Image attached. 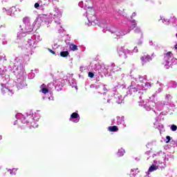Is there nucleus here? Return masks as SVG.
I'll return each mask as SVG.
<instances>
[{
    "label": "nucleus",
    "mask_w": 177,
    "mask_h": 177,
    "mask_svg": "<svg viewBox=\"0 0 177 177\" xmlns=\"http://www.w3.org/2000/svg\"><path fill=\"white\" fill-rule=\"evenodd\" d=\"M32 32H27L25 28H21L20 31L17 32V38L19 39H22L24 37L27 36V34H32Z\"/></svg>",
    "instance_id": "nucleus-17"
},
{
    "label": "nucleus",
    "mask_w": 177,
    "mask_h": 177,
    "mask_svg": "<svg viewBox=\"0 0 177 177\" xmlns=\"http://www.w3.org/2000/svg\"><path fill=\"white\" fill-rule=\"evenodd\" d=\"M47 86H48V90L52 91L55 88V86L54 83H48Z\"/></svg>",
    "instance_id": "nucleus-41"
},
{
    "label": "nucleus",
    "mask_w": 177,
    "mask_h": 177,
    "mask_svg": "<svg viewBox=\"0 0 177 177\" xmlns=\"http://www.w3.org/2000/svg\"><path fill=\"white\" fill-rule=\"evenodd\" d=\"M137 45L138 46H142L143 45V33H141L140 38L137 41Z\"/></svg>",
    "instance_id": "nucleus-34"
},
{
    "label": "nucleus",
    "mask_w": 177,
    "mask_h": 177,
    "mask_svg": "<svg viewBox=\"0 0 177 177\" xmlns=\"http://www.w3.org/2000/svg\"><path fill=\"white\" fill-rule=\"evenodd\" d=\"M8 44V41L6 39H2V45H7Z\"/></svg>",
    "instance_id": "nucleus-58"
},
{
    "label": "nucleus",
    "mask_w": 177,
    "mask_h": 177,
    "mask_svg": "<svg viewBox=\"0 0 177 177\" xmlns=\"http://www.w3.org/2000/svg\"><path fill=\"white\" fill-rule=\"evenodd\" d=\"M115 15H118V16H123V17H127V14L124 12L122 10H117L115 11Z\"/></svg>",
    "instance_id": "nucleus-30"
},
{
    "label": "nucleus",
    "mask_w": 177,
    "mask_h": 177,
    "mask_svg": "<svg viewBox=\"0 0 177 177\" xmlns=\"http://www.w3.org/2000/svg\"><path fill=\"white\" fill-rule=\"evenodd\" d=\"M35 77V73H30L29 74H28V79L29 80H32V78H34Z\"/></svg>",
    "instance_id": "nucleus-45"
},
{
    "label": "nucleus",
    "mask_w": 177,
    "mask_h": 177,
    "mask_svg": "<svg viewBox=\"0 0 177 177\" xmlns=\"http://www.w3.org/2000/svg\"><path fill=\"white\" fill-rule=\"evenodd\" d=\"M48 2H53H53H59V0H48Z\"/></svg>",
    "instance_id": "nucleus-64"
},
{
    "label": "nucleus",
    "mask_w": 177,
    "mask_h": 177,
    "mask_svg": "<svg viewBox=\"0 0 177 177\" xmlns=\"http://www.w3.org/2000/svg\"><path fill=\"white\" fill-rule=\"evenodd\" d=\"M101 86H102V91H104L106 92H107V91H109L107 89V88H106V85L103 84V85H101Z\"/></svg>",
    "instance_id": "nucleus-55"
},
{
    "label": "nucleus",
    "mask_w": 177,
    "mask_h": 177,
    "mask_svg": "<svg viewBox=\"0 0 177 177\" xmlns=\"http://www.w3.org/2000/svg\"><path fill=\"white\" fill-rule=\"evenodd\" d=\"M3 12L5 13V12H6V14L8 15V10L6 8H2Z\"/></svg>",
    "instance_id": "nucleus-61"
},
{
    "label": "nucleus",
    "mask_w": 177,
    "mask_h": 177,
    "mask_svg": "<svg viewBox=\"0 0 177 177\" xmlns=\"http://www.w3.org/2000/svg\"><path fill=\"white\" fill-rule=\"evenodd\" d=\"M1 39H6V35L3 34L1 36Z\"/></svg>",
    "instance_id": "nucleus-63"
},
{
    "label": "nucleus",
    "mask_w": 177,
    "mask_h": 177,
    "mask_svg": "<svg viewBox=\"0 0 177 177\" xmlns=\"http://www.w3.org/2000/svg\"><path fill=\"white\" fill-rule=\"evenodd\" d=\"M19 27L20 28H25V31L27 32H32V28H27V27H30V18L28 17H25L23 19V24L19 26Z\"/></svg>",
    "instance_id": "nucleus-11"
},
{
    "label": "nucleus",
    "mask_w": 177,
    "mask_h": 177,
    "mask_svg": "<svg viewBox=\"0 0 177 177\" xmlns=\"http://www.w3.org/2000/svg\"><path fill=\"white\" fill-rule=\"evenodd\" d=\"M69 84L72 88H75L76 91L78 89V87L77 86V82H75V80H72L69 81Z\"/></svg>",
    "instance_id": "nucleus-33"
},
{
    "label": "nucleus",
    "mask_w": 177,
    "mask_h": 177,
    "mask_svg": "<svg viewBox=\"0 0 177 177\" xmlns=\"http://www.w3.org/2000/svg\"><path fill=\"white\" fill-rule=\"evenodd\" d=\"M66 82H67L66 80L59 79L55 82L56 85L55 86V89H56L57 92H60V91L62 89V87L66 85Z\"/></svg>",
    "instance_id": "nucleus-14"
},
{
    "label": "nucleus",
    "mask_w": 177,
    "mask_h": 177,
    "mask_svg": "<svg viewBox=\"0 0 177 177\" xmlns=\"http://www.w3.org/2000/svg\"><path fill=\"white\" fill-rule=\"evenodd\" d=\"M139 89H142L140 86L136 85V82H131V85L127 88V85L121 83H118L113 88V93L111 96L114 97L116 103L118 104H121L124 102V97H127V96H132L135 92H139ZM118 92H125V95L124 97L122 95H120Z\"/></svg>",
    "instance_id": "nucleus-2"
},
{
    "label": "nucleus",
    "mask_w": 177,
    "mask_h": 177,
    "mask_svg": "<svg viewBox=\"0 0 177 177\" xmlns=\"http://www.w3.org/2000/svg\"><path fill=\"white\" fill-rule=\"evenodd\" d=\"M108 131H109V132H118V126H110L108 127Z\"/></svg>",
    "instance_id": "nucleus-28"
},
{
    "label": "nucleus",
    "mask_w": 177,
    "mask_h": 177,
    "mask_svg": "<svg viewBox=\"0 0 177 177\" xmlns=\"http://www.w3.org/2000/svg\"><path fill=\"white\" fill-rule=\"evenodd\" d=\"M157 169H158V167H157V165L152 164L149 168L148 171L146 172V174L147 175H149L150 172H154V171H157Z\"/></svg>",
    "instance_id": "nucleus-25"
},
{
    "label": "nucleus",
    "mask_w": 177,
    "mask_h": 177,
    "mask_svg": "<svg viewBox=\"0 0 177 177\" xmlns=\"http://www.w3.org/2000/svg\"><path fill=\"white\" fill-rule=\"evenodd\" d=\"M171 63H172V64H177L176 58H172L171 59Z\"/></svg>",
    "instance_id": "nucleus-51"
},
{
    "label": "nucleus",
    "mask_w": 177,
    "mask_h": 177,
    "mask_svg": "<svg viewBox=\"0 0 177 177\" xmlns=\"http://www.w3.org/2000/svg\"><path fill=\"white\" fill-rule=\"evenodd\" d=\"M149 46H156V45L154 44L152 40L149 41Z\"/></svg>",
    "instance_id": "nucleus-53"
},
{
    "label": "nucleus",
    "mask_w": 177,
    "mask_h": 177,
    "mask_svg": "<svg viewBox=\"0 0 177 177\" xmlns=\"http://www.w3.org/2000/svg\"><path fill=\"white\" fill-rule=\"evenodd\" d=\"M175 107H176L175 104L168 102L167 107L166 108V109H170V110H172V109H175Z\"/></svg>",
    "instance_id": "nucleus-40"
},
{
    "label": "nucleus",
    "mask_w": 177,
    "mask_h": 177,
    "mask_svg": "<svg viewBox=\"0 0 177 177\" xmlns=\"http://www.w3.org/2000/svg\"><path fill=\"white\" fill-rule=\"evenodd\" d=\"M59 27H60V28L59 30V32H63V31H64V29L61 26Z\"/></svg>",
    "instance_id": "nucleus-62"
},
{
    "label": "nucleus",
    "mask_w": 177,
    "mask_h": 177,
    "mask_svg": "<svg viewBox=\"0 0 177 177\" xmlns=\"http://www.w3.org/2000/svg\"><path fill=\"white\" fill-rule=\"evenodd\" d=\"M51 21H52V20L51 19H47V18H46L45 19H44V23H45V24H50V23H51Z\"/></svg>",
    "instance_id": "nucleus-47"
},
{
    "label": "nucleus",
    "mask_w": 177,
    "mask_h": 177,
    "mask_svg": "<svg viewBox=\"0 0 177 177\" xmlns=\"http://www.w3.org/2000/svg\"><path fill=\"white\" fill-rule=\"evenodd\" d=\"M51 16H53V19L56 24H60V17H62V11H60V10H59L57 7H54L53 12L51 13Z\"/></svg>",
    "instance_id": "nucleus-10"
},
{
    "label": "nucleus",
    "mask_w": 177,
    "mask_h": 177,
    "mask_svg": "<svg viewBox=\"0 0 177 177\" xmlns=\"http://www.w3.org/2000/svg\"><path fill=\"white\" fill-rule=\"evenodd\" d=\"M136 20L133 19L131 20V25L130 26L129 28L125 29L124 30L118 31L115 27L111 26V28L106 27V25L102 24L99 23L100 27L102 28H106V31H109L111 34H113V38H121V37H124V35H127V34H129L131 30H133L136 27Z\"/></svg>",
    "instance_id": "nucleus-6"
},
{
    "label": "nucleus",
    "mask_w": 177,
    "mask_h": 177,
    "mask_svg": "<svg viewBox=\"0 0 177 177\" xmlns=\"http://www.w3.org/2000/svg\"><path fill=\"white\" fill-rule=\"evenodd\" d=\"M133 52L134 53H138L139 52V50L138 49V46H135L133 50Z\"/></svg>",
    "instance_id": "nucleus-52"
},
{
    "label": "nucleus",
    "mask_w": 177,
    "mask_h": 177,
    "mask_svg": "<svg viewBox=\"0 0 177 177\" xmlns=\"http://www.w3.org/2000/svg\"><path fill=\"white\" fill-rule=\"evenodd\" d=\"M40 88L42 93L44 95H46V93H49V88H46V85H45V84H41Z\"/></svg>",
    "instance_id": "nucleus-26"
},
{
    "label": "nucleus",
    "mask_w": 177,
    "mask_h": 177,
    "mask_svg": "<svg viewBox=\"0 0 177 177\" xmlns=\"http://www.w3.org/2000/svg\"><path fill=\"white\" fill-rule=\"evenodd\" d=\"M13 66H8L9 71H11L15 77H17L16 87L17 89H23L27 86L26 80L27 79V73L24 71V61L21 57H16L12 60Z\"/></svg>",
    "instance_id": "nucleus-1"
},
{
    "label": "nucleus",
    "mask_w": 177,
    "mask_h": 177,
    "mask_svg": "<svg viewBox=\"0 0 177 177\" xmlns=\"http://www.w3.org/2000/svg\"><path fill=\"white\" fill-rule=\"evenodd\" d=\"M162 91V87H160L158 91L155 93V94L157 95V93H161Z\"/></svg>",
    "instance_id": "nucleus-50"
},
{
    "label": "nucleus",
    "mask_w": 177,
    "mask_h": 177,
    "mask_svg": "<svg viewBox=\"0 0 177 177\" xmlns=\"http://www.w3.org/2000/svg\"><path fill=\"white\" fill-rule=\"evenodd\" d=\"M100 71L105 77H111L113 75V66L108 65H101Z\"/></svg>",
    "instance_id": "nucleus-9"
},
{
    "label": "nucleus",
    "mask_w": 177,
    "mask_h": 177,
    "mask_svg": "<svg viewBox=\"0 0 177 177\" xmlns=\"http://www.w3.org/2000/svg\"><path fill=\"white\" fill-rule=\"evenodd\" d=\"M103 102L104 103L106 104H111V103H113V101H111V98H108L106 99V97H104L103 98Z\"/></svg>",
    "instance_id": "nucleus-39"
},
{
    "label": "nucleus",
    "mask_w": 177,
    "mask_h": 177,
    "mask_svg": "<svg viewBox=\"0 0 177 177\" xmlns=\"http://www.w3.org/2000/svg\"><path fill=\"white\" fill-rule=\"evenodd\" d=\"M17 169H8V171L10 172V175H16Z\"/></svg>",
    "instance_id": "nucleus-43"
},
{
    "label": "nucleus",
    "mask_w": 177,
    "mask_h": 177,
    "mask_svg": "<svg viewBox=\"0 0 177 177\" xmlns=\"http://www.w3.org/2000/svg\"><path fill=\"white\" fill-rule=\"evenodd\" d=\"M171 136H167L166 137V140H165V143H169L171 142Z\"/></svg>",
    "instance_id": "nucleus-46"
},
{
    "label": "nucleus",
    "mask_w": 177,
    "mask_h": 177,
    "mask_svg": "<svg viewBox=\"0 0 177 177\" xmlns=\"http://www.w3.org/2000/svg\"><path fill=\"white\" fill-rule=\"evenodd\" d=\"M165 68H166V70H168L169 68V63H165Z\"/></svg>",
    "instance_id": "nucleus-54"
},
{
    "label": "nucleus",
    "mask_w": 177,
    "mask_h": 177,
    "mask_svg": "<svg viewBox=\"0 0 177 177\" xmlns=\"http://www.w3.org/2000/svg\"><path fill=\"white\" fill-rule=\"evenodd\" d=\"M170 129L172 131V132H175L177 131V126L176 124H171Z\"/></svg>",
    "instance_id": "nucleus-42"
},
{
    "label": "nucleus",
    "mask_w": 177,
    "mask_h": 177,
    "mask_svg": "<svg viewBox=\"0 0 177 177\" xmlns=\"http://www.w3.org/2000/svg\"><path fill=\"white\" fill-rule=\"evenodd\" d=\"M42 41L41 36L38 33H35V35L31 36V38L28 39V44L25 46H19V48L25 52L26 56H30V55H32L34 53L33 49L37 48V45L38 42Z\"/></svg>",
    "instance_id": "nucleus-5"
},
{
    "label": "nucleus",
    "mask_w": 177,
    "mask_h": 177,
    "mask_svg": "<svg viewBox=\"0 0 177 177\" xmlns=\"http://www.w3.org/2000/svg\"><path fill=\"white\" fill-rule=\"evenodd\" d=\"M88 75L89 78H93L95 77V73H93V72H88Z\"/></svg>",
    "instance_id": "nucleus-48"
},
{
    "label": "nucleus",
    "mask_w": 177,
    "mask_h": 177,
    "mask_svg": "<svg viewBox=\"0 0 177 177\" xmlns=\"http://www.w3.org/2000/svg\"><path fill=\"white\" fill-rule=\"evenodd\" d=\"M124 125V128H126L127 124H125V117L117 116L116 121L115 119L111 120V125Z\"/></svg>",
    "instance_id": "nucleus-12"
},
{
    "label": "nucleus",
    "mask_w": 177,
    "mask_h": 177,
    "mask_svg": "<svg viewBox=\"0 0 177 177\" xmlns=\"http://www.w3.org/2000/svg\"><path fill=\"white\" fill-rule=\"evenodd\" d=\"M124 154H125V149L123 148L119 149L116 153L117 157H124Z\"/></svg>",
    "instance_id": "nucleus-27"
},
{
    "label": "nucleus",
    "mask_w": 177,
    "mask_h": 177,
    "mask_svg": "<svg viewBox=\"0 0 177 177\" xmlns=\"http://www.w3.org/2000/svg\"><path fill=\"white\" fill-rule=\"evenodd\" d=\"M69 48H70L71 50H73V52L75 50H78V46H77L74 44H70Z\"/></svg>",
    "instance_id": "nucleus-36"
},
{
    "label": "nucleus",
    "mask_w": 177,
    "mask_h": 177,
    "mask_svg": "<svg viewBox=\"0 0 177 177\" xmlns=\"http://www.w3.org/2000/svg\"><path fill=\"white\" fill-rule=\"evenodd\" d=\"M160 118V116H158L155 118L156 122L153 123V127L156 129H158L160 131V133L161 132H165V129H164V125L161 123H158V119Z\"/></svg>",
    "instance_id": "nucleus-16"
},
{
    "label": "nucleus",
    "mask_w": 177,
    "mask_h": 177,
    "mask_svg": "<svg viewBox=\"0 0 177 177\" xmlns=\"http://www.w3.org/2000/svg\"><path fill=\"white\" fill-rule=\"evenodd\" d=\"M140 60L142 66H145L147 63H150V62L153 60V58H151V56L149 55H144L140 57Z\"/></svg>",
    "instance_id": "nucleus-20"
},
{
    "label": "nucleus",
    "mask_w": 177,
    "mask_h": 177,
    "mask_svg": "<svg viewBox=\"0 0 177 177\" xmlns=\"http://www.w3.org/2000/svg\"><path fill=\"white\" fill-rule=\"evenodd\" d=\"M134 32L136 34H143V32H142V30L140 29V28H136L135 30H134Z\"/></svg>",
    "instance_id": "nucleus-44"
},
{
    "label": "nucleus",
    "mask_w": 177,
    "mask_h": 177,
    "mask_svg": "<svg viewBox=\"0 0 177 177\" xmlns=\"http://www.w3.org/2000/svg\"><path fill=\"white\" fill-rule=\"evenodd\" d=\"M15 118L17 120L15 121L14 125H17L19 122H21V124H26V125H30V129L32 128H38V124H37V121L41 118V115L38 113H33L32 111H30L26 113V115H23L21 113H17L15 115Z\"/></svg>",
    "instance_id": "nucleus-4"
},
{
    "label": "nucleus",
    "mask_w": 177,
    "mask_h": 177,
    "mask_svg": "<svg viewBox=\"0 0 177 177\" xmlns=\"http://www.w3.org/2000/svg\"><path fill=\"white\" fill-rule=\"evenodd\" d=\"M53 49H57V48H59V45H57V44L55 43L53 45Z\"/></svg>",
    "instance_id": "nucleus-57"
},
{
    "label": "nucleus",
    "mask_w": 177,
    "mask_h": 177,
    "mask_svg": "<svg viewBox=\"0 0 177 177\" xmlns=\"http://www.w3.org/2000/svg\"><path fill=\"white\" fill-rule=\"evenodd\" d=\"M79 6H80V8H84V2H83V1H80V2L79 3Z\"/></svg>",
    "instance_id": "nucleus-60"
},
{
    "label": "nucleus",
    "mask_w": 177,
    "mask_h": 177,
    "mask_svg": "<svg viewBox=\"0 0 177 177\" xmlns=\"http://www.w3.org/2000/svg\"><path fill=\"white\" fill-rule=\"evenodd\" d=\"M168 88H177V82L175 81H171L169 83L167 84Z\"/></svg>",
    "instance_id": "nucleus-29"
},
{
    "label": "nucleus",
    "mask_w": 177,
    "mask_h": 177,
    "mask_svg": "<svg viewBox=\"0 0 177 177\" xmlns=\"http://www.w3.org/2000/svg\"><path fill=\"white\" fill-rule=\"evenodd\" d=\"M48 51L50 53H52V55H56V53L50 48H48Z\"/></svg>",
    "instance_id": "nucleus-59"
},
{
    "label": "nucleus",
    "mask_w": 177,
    "mask_h": 177,
    "mask_svg": "<svg viewBox=\"0 0 177 177\" xmlns=\"http://www.w3.org/2000/svg\"><path fill=\"white\" fill-rule=\"evenodd\" d=\"M136 85H138V86H140L142 88L138 89V91L135 92L133 93H137L138 96H139L140 102H143V100H142V95H143V91H142L144 90L145 86L149 88V86H151V84H150L149 82H146L145 83H144V84H141V86L140 84H136Z\"/></svg>",
    "instance_id": "nucleus-13"
},
{
    "label": "nucleus",
    "mask_w": 177,
    "mask_h": 177,
    "mask_svg": "<svg viewBox=\"0 0 177 177\" xmlns=\"http://www.w3.org/2000/svg\"><path fill=\"white\" fill-rule=\"evenodd\" d=\"M69 121L77 124V122H80V114H78L77 111L73 112L71 115V118H69Z\"/></svg>",
    "instance_id": "nucleus-19"
},
{
    "label": "nucleus",
    "mask_w": 177,
    "mask_h": 177,
    "mask_svg": "<svg viewBox=\"0 0 177 177\" xmlns=\"http://www.w3.org/2000/svg\"><path fill=\"white\" fill-rule=\"evenodd\" d=\"M157 96V94H153L151 97H149V100L139 101V106H143L144 109L147 110V111H150L152 110L155 114H158L157 111H161L162 110H166L165 112L162 111L160 113L159 117L161 115H167V113L169 111H167V108L168 107V102H156L154 100V97Z\"/></svg>",
    "instance_id": "nucleus-3"
},
{
    "label": "nucleus",
    "mask_w": 177,
    "mask_h": 177,
    "mask_svg": "<svg viewBox=\"0 0 177 177\" xmlns=\"http://www.w3.org/2000/svg\"><path fill=\"white\" fill-rule=\"evenodd\" d=\"M153 164L158 167V168H160V169H164L167 165L164 162H160V160H153Z\"/></svg>",
    "instance_id": "nucleus-22"
},
{
    "label": "nucleus",
    "mask_w": 177,
    "mask_h": 177,
    "mask_svg": "<svg viewBox=\"0 0 177 177\" xmlns=\"http://www.w3.org/2000/svg\"><path fill=\"white\" fill-rule=\"evenodd\" d=\"M160 20H162V22L163 23V24H166L167 26H168V24H170V19L161 17Z\"/></svg>",
    "instance_id": "nucleus-37"
},
{
    "label": "nucleus",
    "mask_w": 177,
    "mask_h": 177,
    "mask_svg": "<svg viewBox=\"0 0 177 177\" xmlns=\"http://www.w3.org/2000/svg\"><path fill=\"white\" fill-rule=\"evenodd\" d=\"M111 67H112L113 69V74H114L115 71H120V70H121V68L115 66V64L114 63L111 64Z\"/></svg>",
    "instance_id": "nucleus-32"
},
{
    "label": "nucleus",
    "mask_w": 177,
    "mask_h": 177,
    "mask_svg": "<svg viewBox=\"0 0 177 177\" xmlns=\"http://www.w3.org/2000/svg\"><path fill=\"white\" fill-rule=\"evenodd\" d=\"M88 9H91V11H90L91 14L89 13V11L87 12L86 17H87L88 24H87L88 27H91V26H93V23H95L96 20H97V17H96V15H95V11H93V10L92 9V7H88Z\"/></svg>",
    "instance_id": "nucleus-8"
},
{
    "label": "nucleus",
    "mask_w": 177,
    "mask_h": 177,
    "mask_svg": "<svg viewBox=\"0 0 177 177\" xmlns=\"http://www.w3.org/2000/svg\"><path fill=\"white\" fill-rule=\"evenodd\" d=\"M171 144L172 145L173 147H175L177 146V141L171 140Z\"/></svg>",
    "instance_id": "nucleus-49"
},
{
    "label": "nucleus",
    "mask_w": 177,
    "mask_h": 177,
    "mask_svg": "<svg viewBox=\"0 0 177 177\" xmlns=\"http://www.w3.org/2000/svg\"><path fill=\"white\" fill-rule=\"evenodd\" d=\"M117 50L120 57H124V59H127V50H125L124 47L118 46Z\"/></svg>",
    "instance_id": "nucleus-21"
},
{
    "label": "nucleus",
    "mask_w": 177,
    "mask_h": 177,
    "mask_svg": "<svg viewBox=\"0 0 177 177\" xmlns=\"http://www.w3.org/2000/svg\"><path fill=\"white\" fill-rule=\"evenodd\" d=\"M16 12H17V10H16V7H12L8 10L7 15L13 17V16H15V15L16 14Z\"/></svg>",
    "instance_id": "nucleus-24"
},
{
    "label": "nucleus",
    "mask_w": 177,
    "mask_h": 177,
    "mask_svg": "<svg viewBox=\"0 0 177 177\" xmlns=\"http://www.w3.org/2000/svg\"><path fill=\"white\" fill-rule=\"evenodd\" d=\"M172 24L174 27H177V19L175 17H171L170 24Z\"/></svg>",
    "instance_id": "nucleus-31"
},
{
    "label": "nucleus",
    "mask_w": 177,
    "mask_h": 177,
    "mask_svg": "<svg viewBox=\"0 0 177 177\" xmlns=\"http://www.w3.org/2000/svg\"><path fill=\"white\" fill-rule=\"evenodd\" d=\"M6 57L4 55L0 59V62H6Z\"/></svg>",
    "instance_id": "nucleus-56"
},
{
    "label": "nucleus",
    "mask_w": 177,
    "mask_h": 177,
    "mask_svg": "<svg viewBox=\"0 0 177 177\" xmlns=\"http://www.w3.org/2000/svg\"><path fill=\"white\" fill-rule=\"evenodd\" d=\"M41 21H44V19L42 18H37L35 21L32 24V26H31V24H30V27H27V28H39L41 27Z\"/></svg>",
    "instance_id": "nucleus-18"
},
{
    "label": "nucleus",
    "mask_w": 177,
    "mask_h": 177,
    "mask_svg": "<svg viewBox=\"0 0 177 177\" xmlns=\"http://www.w3.org/2000/svg\"><path fill=\"white\" fill-rule=\"evenodd\" d=\"M156 141H151L150 142H148L147 145V149H150V150H151V146H154L156 145Z\"/></svg>",
    "instance_id": "nucleus-38"
},
{
    "label": "nucleus",
    "mask_w": 177,
    "mask_h": 177,
    "mask_svg": "<svg viewBox=\"0 0 177 177\" xmlns=\"http://www.w3.org/2000/svg\"><path fill=\"white\" fill-rule=\"evenodd\" d=\"M46 0H43L42 1H39L37 3H35V9H39L40 10H44V9H45V8H44V6H48L49 5V3H50V2H45Z\"/></svg>",
    "instance_id": "nucleus-15"
},
{
    "label": "nucleus",
    "mask_w": 177,
    "mask_h": 177,
    "mask_svg": "<svg viewBox=\"0 0 177 177\" xmlns=\"http://www.w3.org/2000/svg\"><path fill=\"white\" fill-rule=\"evenodd\" d=\"M69 53L67 50H64V49L60 53V56L62 57H67L68 56Z\"/></svg>",
    "instance_id": "nucleus-35"
},
{
    "label": "nucleus",
    "mask_w": 177,
    "mask_h": 177,
    "mask_svg": "<svg viewBox=\"0 0 177 177\" xmlns=\"http://www.w3.org/2000/svg\"><path fill=\"white\" fill-rule=\"evenodd\" d=\"M6 67L3 65H0V75L1 76V80L3 83H1V93L5 95L8 93L9 96L13 95V91L10 90L9 88V82H10V77L9 75L6 74Z\"/></svg>",
    "instance_id": "nucleus-7"
},
{
    "label": "nucleus",
    "mask_w": 177,
    "mask_h": 177,
    "mask_svg": "<svg viewBox=\"0 0 177 177\" xmlns=\"http://www.w3.org/2000/svg\"><path fill=\"white\" fill-rule=\"evenodd\" d=\"M172 57V53L171 51H169L168 53H167L166 54H165L164 56V60H165V63H169V60H171Z\"/></svg>",
    "instance_id": "nucleus-23"
}]
</instances>
